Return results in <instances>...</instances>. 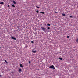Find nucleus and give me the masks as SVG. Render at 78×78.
Segmentation results:
<instances>
[{
  "mask_svg": "<svg viewBox=\"0 0 78 78\" xmlns=\"http://www.w3.org/2000/svg\"><path fill=\"white\" fill-rule=\"evenodd\" d=\"M41 28L44 31L45 33H46L47 31V29L44 27H41Z\"/></svg>",
  "mask_w": 78,
  "mask_h": 78,
  "instance_id": "1",
  "label": "nucleus"
},
{
  "mask_svg": "<svg viewBox=\"0 0 78 78\" xmlns=\"http://www.w3.org/2000/svg\"><path fill=\"white\" fill-rule=\"evenodd\" d=\"M49 68L51 69H55V68L54 67V66L52 65L51 66L49 67Z\"/></svg>",
  "mask_w": 78,
  "mask_h": 78,
  "instance_id": "2",
  "label": "nucleus"
},
{
  "mask_svg": "<svg viewBox=\"0 0 78 78\" xmlns=\"http://www.w3.org/2000/svg\"><path fill=\"white\" fill-rule=\"evenodd\" d=\"M11 37L12 39H14V40H16V38L15 37H14L12 36Z\"/></svg>",
  "mask_w": 78,
  "mask_h": 78,
  "instance_id": "3",
  "label": "nucleus"
},
{
  "mask_svg": "<svg viewBox=\"0 0 78 78\" xmlns=\"http://www.w3.org/2000/svg\"><path fill=\"white\" fill-rule=\"evenodd\" d=\"M32 51L33 53H36V51Z\"/></svg>",
  "mask_w": 78,
  "mask_h": 78,
  "instance_id": "4",
  "label": "nucleus"
},
{
  "mask_svg": "<svg viewBox=\"0 0 78 78\" xmlns=\"http://www.w3.org/2000/svg\"><path fill=\"white\" fill-rule=\"evenodd\" d=\"M4 61H5V62L6 64H8V62L7 61H6V60H5Z\"/></svg>",
  "mask_w": 78,
  "mask_h": 78,
  "instance_id": "5",
  "label": "nucleus"
},
{
  "mask_svg": "<svg viewBox=\"0 0 78 78\" xmlns=\"http://www.w3.org/2000/svg\"><path fill=\"white\" fill-rule=\"evenodd\" d=\"M40 13H41L42 14H45V12H40Z\"/></svg>",
  "mask_w": 78,
  "mask_h": 78,
  "instance_id": "6",
  "label": "nucleus"
},
{
  "mask_svg": "<svg viewBox=\"0 0 78 78\" xmlns=\"http://www.w3.org/2000/svg\"><path fill=\"white\" fill-rule=\"evenodd\" d=\"M20 67H23V65H22V64H20Z\"/></svg>",
  "mask_w": 78,
  "mask_h": 78,
  "instance_id": "7",
  "label": "nucleus"
},
{
  "mask_svg": "<svg viewBox=\"0 0 78 78\" xmlns=\"http://www.w3.org/2000/svg\"><path fill=\"white\" fill-rule=\"evenodd\" d=\"M13 3H14L15 5H16V2H15L14 1H13Z\"/></svg>",
  "mask_w": 78,
  "mask_h": 78,
  "instance_id": "8",
  "label": "nucleus"
},
{
  "mask_svg": "<svg viewBox=\"0 0 78 78\" xmlns=\"http://www.w3.org/2000/svg\"><path fill=\"white\" fill-rule=\"evenodd\" d=\"M59 59H60V60H62V58L61 57H59Z\"/></svg>",
  "mask_w": 78,
  "mask_h": 78,
  "instance_id": "9",
  "label": "nucleus"
},
{
  "mask_svg": "<svg viewBox=\"0 0 78 78\" xmlns=\"http://www.w3.org/2000/svg\"><path fill=\"white\" fill-rule=\"evenodd\" d=\"M12 7H15V5L14 4H12Z\"/></svg>",
  "mask_w": 78,
  "mask_h": 78,
  "instance_id": "10",
  "label": "nucleus"
},
{
  "mask_svg": "<svg viewBox=\"0 0 78 78\" xmlns=\"http://www.w3.org/2000/svg\"><path fill=\"white\" fill-rule=\"evenodd\" d=\"M0 4H4V2H0Z\"/></svg>",
  "mask_w": 78,
  "mask_h": 78,
  "instance_id": "11",
  "label": "nucleus"
},
{
  "mask_svg": "<svg viewBox=\"0 0 78 78\" xmlns=\"http://www.w3.org/2000/svg\"><path fill=\"white\" fill-rule=\"evenodd\" d=\"M19 72H21L22 71V69H19Z\"/></svg>",
  "mask_w": 78,
  "mask_h": 78,
  "instance_id": "12",
  "label": "nucleus"
},
{
  "mask_svg": "<svg viewBox=\"0 0 78 78\" xmlns=\"http://www.w3.org/2000/svg\"><path fill=\"white\" fill-rule=\"evenodd\" d=\"M47 25H48V26H50L51 25L50 24H47Z\"/></svg>",
  "mask_w": 78,
  "mask_h": 78,
  "instance_id": "13",
  "label": "nucleus"
},
{
  "mask_svg": "<svg viewBox=\"0 0 78 78\" xmlns=\"http://www.w3.org/2000/svg\"><path fill=\"white\" fill-rule=\"evenodd\" d=\"M36 7L37 8H40L39 7H38L37 6H36Z\"/></svg>",
  "mask_w": 78,
  "mask_h": 78,
  "instance_id": "14",
  "label": "nucleus"
},
{
  "mask_svg": "<svg viewBox=\"0 0 78 78\" xmlns=\"http://www.w3.org/2000/svg\"><path fill=\"white\" fill-rule=\"evenodd\" d=\"M48 30H50V27H48L47 28Z\"/></svg>",
  "mask_w": 78,
  "mask_h": 78,
  "instance_id": "15",
  "label": "nucleus"
},
{
  "mask_svg": "<svg viewBox=\"0 0 78 78\" xmlns=\"http://www.w3.org/2000/svg\"><path fill=\"white\" fill-rule=\"evenodd\" d=\"M76 41L78 43V38L77 39Z\"/></svg>",
  "mask_w": 78,
  "mask_h": 78,
  "instance_id": "16",
  "label": "nucleus"
},
{
  "mask_svg": "<svg viewBox=\"0 0 78 78\" xmlns=\"http://www.w3.org/2000/svg\"><path fill=\"white\" fill-rule=\"evenodd\" d=\"M36 12H37V13H38V12H39V11H38V10H37V11H36Z\"/></svg>",
  "mask_w": 78,
  "mask_h": 78,
  "instance_id": "17",
  "label": "nucleus"
},
{
  "mask_svg": "<svg viewBox=\"0 0 78 78\" xmlns=\"http://www.w3.org/2000/svg\"><path fill=\"white\" fill-rule=\"evenodd\" d=\"M62 15L63 16H66V15L65 14H62Z\"/></svg>",
  "mask_w": 78,
  "mask_h": 78,
  "instance_id": "18",
  "label": "nucleus"
},
{
  "mask_svg": "<svg viewBox=\"0 0 78 78\" xmlns=\"http://www.w3.org/2000/svg\"><path fill=\"white\" fill-rule=\"evenodd\" d=\"M29 63L30 64V63H31V61H29Z\"/></svg>",
  "mask_w": 78,
  "mask_h": 78,
  "instance_id": "19",
  "label": "nucleus"
},
{
  "mask_svg": "<svg viewBox=\"0 0 78 78\" xmlns=\"http://www.w3.org/2000/svg\"><path fill=\"white\" fill-rule=\"evenodd\" d=\"M67 38H69V36H67Z\"/></svg>",
  "mask_w": 78,
  "mask_h": 78,
  "instance_id": "20",
  "label": "nucleus"
},
{
  "mask_svg": "<svg viewBox=\"0 0 78 78\" xmlns=\"http://www.w3.org/2000/svg\"><path fill=\"white\" fill-rule=\"evenodd\" d=\"M34 43V42L33 41H31V43H32V44H33V43Z\"/></svg>",
  "mask_w": 78,
  "mask_h": 78,
  "instance_id": "21",
  "label": "nucleus"
},
{
  "mask_svg": "<svg viewBox=\"0 0 78 78\" xmlns=\"http://www.w3.org/2000/svg\"><path fill=\"white\" fill-rule=\"evenodd\" d=\"M11 73H12V74H13V72L12 71L11 72Z\"/></svg>",
  "mask_w": 78,
  "mask_h": 78,
  "instance_id": "22",
  "label": "nucleus"
},
{
  "mask_svg": "<svg viewBox=\"0 0 78 78\" xmlns=\"http://www.w3.org/2000/svg\"><path fill=\"white\" fill-rule=\"evenodd\" d=\"M70 17H72V16H70Z\"/></svg>",
  "mask_w": 78,
  "mask_h": 78,
  "instance_id": "23",
  "label": "nucleus"
},
{
  "mask_svg": "<svg viewBox=\"0 0 78 78\" xmlns=\"http://www.w3.org/2000/svg\"><path fill=\"white\" fill-rule=\"evenodd\" d=\"M8 7H9V5H8Z\"/></svg>",
  "mask_w": 78,
  "mask_h": 78,
  "instance_id": "24",
  "label": "nucleus"
},
{
  "mask_svg": "<svg viewBox=\"0 0 78 78\" xmlns=\"http://www.w3.org/2000/svg\"><path fill=\"white\" fill-rule=\"evenodd\" d=\"M1 75H0V77H1Z\"/></svg>",
  "mask_w": 78,
  "mask_h": 78,
  "instance_id": "25",
  "label": "nucleus"
},
{
  "mask_svg": "<svg viewBox=\"0 0 78 78\" xmlns=\"http://www.w3.org/2000/svg\"><path fill=\"white\" fill-rule=\"evenodd\" d=\"M0 48H1V47H0Z\"/></svg>",
  "mask_w": 78,
  "mask_h": 78,
  "instance_id": "26",
  "label": "nucleus"
}]
</instances>
